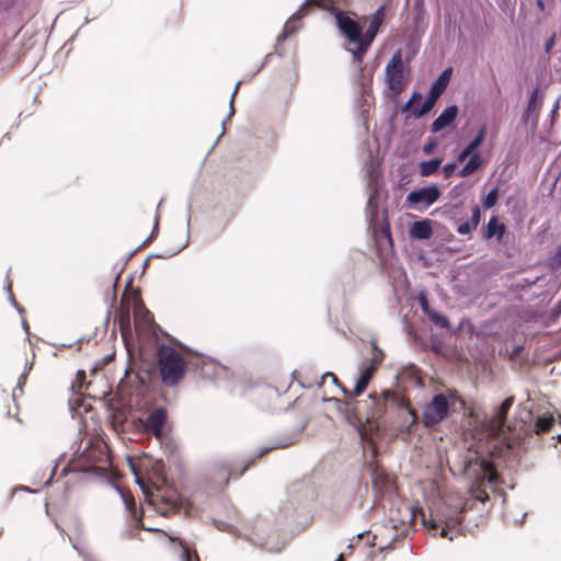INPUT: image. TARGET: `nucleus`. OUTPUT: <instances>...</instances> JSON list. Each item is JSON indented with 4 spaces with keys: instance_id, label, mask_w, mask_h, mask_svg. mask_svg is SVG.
Masks as SVG:
<instances>
[{
    "instance_id": "nucleus-35",
    "label": "nucleus",
    "mask_w": 561,
    "mask_h": 561,
    "mask_svg": "<svg viewBox=\"0 0 561 561\" xmlns=\"http://www.w3.org/2000/svg\"><path fill=\"white\" fill-rule=\"evenodd\" d=\"M182 561H199L198 557L196 554H192L190 549L187 547H182V553H181Z\"/></svg>"
},
{
    "instance_id": "nucleus-22",
    "label": "nucleus",
    "mask_w": 561,
    "mask_h": 561,
    "mask_svg": "<svg viewBox=\"0 0 561 561\" xmlns=\"http://www.w3.org/2000/svg\"><path fill=\"white\" fill-rule=\"evenodd\" d=\"M373 39H369L368 37L362 36L358 42H353L356 44L355 49H350L353 56V60L358 64L360 70H363V58L370 45L373 44Z\"/></svg>"
},
{
    "instance_id": "nucleus-53",
    "label": "nucleus",
    "mask_w": 561,
    "mask_h": 561,
    "mask_svg": "<svg viewBox=\"0 0 561 561\" xmlns=\"http://www.w3.org/2000/svg\"><path fill=\"white\" fill-rule=\"evenodd\" d=\"M558 108H559V101H557V102L554 103V105H553V107H552V110H551V114L553 115V114L557 112V110H558Z\"/></svg>"
},
{
    "instance_id": "nucleus-48",
    "label": "nucleus",
    "mask_w": 561,
    "mask_h": 561,
    "mask_svg": "<svg viewBox=\"0 0 561 561\" xmlns=\"http://www.w3.org/2000/svg\"><path fill=\"white\" fill-rule=\"evenodd\" d=\"M26 379V373H23L21 376H20V379H19V382H18V388H20V390L22 389V385L24 383Z\"/></svg>"
},
{
    "instance_id": "nucleus-24",
    "label": "nucleus",
    "mask_w": 561,
    "mask_h": 561,
    "mask_svg": "<svg viewBox=\"0 0 561 561\" xmlns=\"http://www.w3.org/2000/svg\"><path fill=\"white\" fill-rule=\"evenodd\" d=\"M467 163L459 170L458 174L462 178L469 176L479 170L483 164V158L479 152H474L468 157Z\"/></svg>"
},
{
    "instance_id": "nucleus-12",
    "label": "nucleus",
    "mask_w": 561,
    "mask_h": 561,
    "mask_svg": "<svg viewBox=\"0 0 561 561\" xmlns=\"http://www.w3.org/2000/svg\"><path fill=\"white\" fill-rule=\"evenodd\" d=\"M376 369V365L375 364H370L369 366H367L360 374L359 378L357 379L355 386H354V389L352 392H350L348 390H346L345 388H342V391L345 396H350V397H358L360 396L364 390L367 388L371 377H373V374Z\"/></svg>"
},
{
    "instance_id": "nucleus-8",
    "label": "nucleus",
    "mask_w": 561,
    "mask_h": 561,
    "mask_svg": "<svg viewBox=\"0 0 561 561\" xmlns=\"http://www.w3.org/2000/svg\"><path fill=\"white\" fill-rule=\"evenodd\" d=\"M421 517L423 526L430 531L436 534V531L440 528V537H446L448 530L451 529L449 525L447 505L438 508L435 514L431 513L428 516L422 512Z\"/></svg>"
},
{
    "instance_id": "nucleus-30",
    "label": "nucleus",
    "mask_w": 561,
    "mask_h": 561,
    "mask_svg": "<svg viewBox=\"0 0 561 561\" xmlns=\"http://www.w3.org/2000/svg\"><path fill=\"white\" fill-rule=\"evenodd\" d=\"M426 316L430 319V321L433 322L436 327H439L442 329H449L450 323L448 318L439 313L438 311L432 309Z\"/></svg>"
},
{
    "instance_id": "nucleus-36",
    "label": "nucleus",
    "mask_w": 561,
    "mask_h": 561,
    "mask_svg": "<svg viewBox=\"0 0 561 561\" xmlns=\"http://www.w3.org/2000/svg\"><path fill=\"white\" fill-rule=\"evenodd\" d=\"M456 168H457V163L456 162H448V163H446L443 167L444 178H446V179L450 178L454 174Z\"/></svg>"
},
{
    "instance_id": "nucleus-3",
    "label": "nucleus",
    "mask_w": 561,
    "mask_h": 561,
    "mask_svg": "<svg viewBox=\"0 0 561 561\" xmlns=\"http://www.w3.org/2000/svg\"><path fill=\"white\" fill-rule=\"evenodd\" d=\"M451 71L453 69L450 67L446 68L432 83L422 105L413 107L412 116L414 118H420L433 110L438 98L444 93L450 81Z\"/></svg>"
},
{
    "instance_id": "nucleus-34",
    "label": "nucleus",
    "mask_w": 561,
    "mask_h": 561,
    "mask_svg": "<svg viewBox=\"0 0 561 561\" xmlns=\"http://www.w3.org/2000/svg\"><path fill=\"white\" fill-rule=\"evenodd\" d=\"M11 288H12V285H11V283H10V282H8V284H7V286H5V289H7L8 294H9V301H10V304H11V305H12V306H13V307L19 311V313H22V312L24 311V309H23V308H21V307L18 305V302H16V300H15V298H14L13 294H12Z\"/></svg>"
},
{
    "instance_id": "nucleus-39",
    "label": "nucleus",
    "mask_w": 561,
    "mask_h": 561,
    "mask_svg": "<svg viewBox=\"0 0 561 561\" xmlns=\"http://www.w3.org/2000/svg\"><path fill=\"white\" fill-rule=\"evenodd\" d=\"M419 301H420V306H421V308H422V311H423L425 314H427V313L432 310V308L430 307V305H428V301H427L426 297H425V296H423V295H420V297H419Z\"/></svg>"
},
{
    "instance_id": "nucleus-16",
    "label": "nucleus",
    "mask_w": 561,
    "mask_h": 561,
    "mask_svg": "<svg viewBox=\"0 0 561 561\" xmlns=\"http://www.w3.org/2000/svg\"><path fill=\"white\" fill-rule=\"evenodd\" d=\"M191 208H192L191 205H188V213H191ZM190 228H191V214H187V218H186V237H185L184 242L180 247H178L176 249H174L172 251H167V252H163V253H156V254L150 255L144 262L142 268H146L148 266L149 260L151 257L169 259V257H172V256L176 255L182 250H184L188 245V243H190Z\"/></svg>"
},
{
    "instance_id": "nucleus-9",
    "label": "nucleus",
    "mask_w": 561,
    "mask_h": 561,
    "mask_svg": "<svg viewBox=\"0 0 561 561\" xmlns=\"http://www.w3.org/2000/svg\"><path fill=\"white\" fill-rule=\"evenodd\" d=\"M334 19L337 28L342 32L351 42H358L363 34V28L358 22L350 18L341 10L334 11Z\"/></svg>"
},
{
    "instance_id": "nucleus-33",
    "label": "nucleus",
    "mask_w": 561,
    "mask_h": 561,
    "mask_svg": "<svg viewBox=\"0 0 561 561\" xmlns=\"http://www.w3.org/2000/svg\"><path fill=\"white\" fill-rule=\"evenodd\" d=\"M549 266L551 268H559L561 266V244L558 247L554 254L549 257Z\"/></svg>"
},
{
    "instance_id": "nucleus-14",
    "label": "nucleus",
    "mask_w": 561,
    "mask_h": 561,
    "mask_svg": "<svg viewBox=\"0 0 561 561\" xmlns=\"http://www.w3.org/2000/svg\"><path fill=\"white\" fill-rule=\"evenodd\" d=\"M298 436V433L296 434H291L289 436H286L282 439H278L275 444L273 445H270V446H265L263 448L260 449L259 453L255 454L254 458L249 460L243 469L240 471L239 476L243 474V472L248 469V467L254 461L255 458H260L262 456H264L265 454H267L268 451L273 450V449H276V448H284V447H288L290 445H293L296 440Z\"/></svg>"
},
{
    "instance_id": "nucleus-11",
    "label": "nucleus",
    "mask_w": 561,
    "mask_h": 561,
    "mask_svg": "<svg viewBox=\"0 0 561 561\" xmlns=\"http://www.w3.org/2000/svg\"><path fill=\"white\" fill-rule=\"evenodd\" d=\"M458 112L459 108L456 104L447 106L432 123L431 131L436 134L451 125L455 122Z\"/></svg>"
},
{
    "instance_id": "nucleus-1",
    "label": "nucleus",
    "mask_w": 561,
    "mask_h": 561,
    "mask_svg": "<svg viewBox=\"0 0 561 561\" xmlns=\"http://www.w3.org/2000/svg\"><path fill=\"white\" fill-rule=\"evenodd\" d=\"M391 400L393 405H398L404 413L412 416L411 425L416 420L415 412L408 408L404 403L399 404L394 394L389 390L383 391L381 394L371 393L366 400L357 401L356 416L359 422L365 421L370 430L378 431L382 426H387L389 423L383 420L387 412V403Z\"/></svg>"
},
{
    "instance_id": "nucleus-28",
    "label": "nucleus",
    "mask_w": 561,
    "mask_h": 561,
    "mask_svg": "<svg viewBox=\"0 0 561 561\" xmlns=\"http://www.w3.org/2000/svg\"><path fill=\"white\" fill-rule=\"evenodd\" d=\"M240 84H241V81H238V82H237V84H236V87H234V89H233V91H232V93H231V96H230V100H229V113H228V115H227L226 119H224V121H222V123H221V133H220V135L218 136L217 140L215 141V146L218 144L219 139H220V138L225 135V133H226V122H227L228 119H230V118H231V116H233V114H234L233 102H234V98H236V95H237V93H238V90H239Z\"/></svg>"
},
{
    "instance_id": "nucleus-62",
    "label": "nucleus",
    "mask_w": 561,
    "mask_h": 561,
    "mask_svg": "<svg viewBox=\"0 0 561 561\" xmlns=\"http://www.w3.org/2000/svg\"><path fill=\"white\" fill-rule=\"evenodd\" d=\"M525 517H526V514H524V515L522 516V518H520L519 523H523V522H524V519H525Z\"/></svg>"
},
{
    "instance_id": "nucleus-32",
    "label": "nucleus",
    "mask_w": 561,
    "mask_h": 561,
    "mask_svg": "<svg viewBox=\"0 0 561 561\" xmlns=\"http://www.w3.org/2000/svg\"><path fill=\"white\" fill-rule=\"evenodd\" d=\"M159 220H160V216L159 215H156L154 217V225H153V228H152V231L151 233L149 234V237L136 249L134 250L130 254H129V257L137 251L139 250L140 248L145 247L146 244H148L153 238H156L157 233H158V229H159Z\"/></svg>"
},
{
    "instance_id": "nucleus-49",
    "label": "nucleus",
    "mask_w": 561,
    "mask_h": 561,
    "mask_svg": "<svg viewBox=\"0 0 561 561\" xmlns=\"http://www.w3.org/2000/svg\"><path fill=\"white\" fill-rule=\"evenodd\" d=\"M371 478H373L374 484H377L378 479L380 478V474L377 472V470H375V469L373 470Z\"/></svg>"
},
{
    "instance_id": "nucleus-57",
    "label": "nucleus",
    "mask_w": 561,
    "mask_h": 561,
    "mask_svg": "<svg viewBox=\"0 0 561 561\" xmlns=\"http://www.w3.org/2000/svg\"><path fill=\"white\" fill-rule=\"evenodd\" d=\"M118 274H121V272H119ZM118 277H119V275H117V277L115 278V282H114V284H113V287H114V288L116 287V284H117V282H118Z\"/></svg>"
},
{
    "instance_id": "nucleus-59",
    "label": "nucleus",
    "mask_w": 561,
    "mask_h": 561,
    "mask_svg": "<svg viewBox=\"0 0 561 561\" xmlns=\"http://www.w3.org/2000/svg\"><path fill=\"white\" fill-rule=\"evenodd\" d=\"M489 482H490V483H493V482H494V477L490 476V477H489Z\"/></svg>"
},
{
    "instance_id": "nucleus-17",
    "label": "nucleus",
    "mask_w": 561,
    "mask_h": 561,
    "mask_svg": "<svg viewBox=\"0 0 561 561\" xmlns=\"http://www.w3.org/2000/svg\"><path fill=\"white\" fill-rule=\"evenodd\" d=\"M318 0H305L299 9L290 15V18L286 21L284 28L286 31L293 30V34H295L298 30L302 27L301 19L307 13L306 9L309 3L317 2Z\"/></svg>"
},
{
    "instance_id": "nucleus-60",
    "label": "nucleus",
    "mask_w": 561,
    "mask_h": 561,
    "mask_svg": "<svg viewBox=\"0 0 561 561\" xmlns=\"http://www.w3.org/2000/svg\"><path fill=\"white\" fill-rule=\"evenodd\" d=\"M136 481H137V483L139 484V488H140V489H144V485H142V483L139 481V479H137Z\"/></svg>"
},
{
    "instance_id": "nucleus-29",
    "label": "nucleus",
    "mask_w": 561,
    "mask_h": 561,
    "mask_svg": "<svg viewBox=\"0 0 561 561\" xmlns=\"http://www.w3.org/2000/svg\"><path fill=\"white\" fill-rule=\"evenodd\" d=\"M450 528L459 526L462 522L463 507L447 505Z\"/></svg>"
},
{
    "instance_id": "nucleus-43",
    "label": "nucleus",
    "mask_w": 561,
    "mask_h": 561,
    "mask_svg": "<svg viewBox=\"0 0 561 561\" xmlns=\"http://www.w3.org/2000/svg\"><path fill=\"white\" fill-rule=\"evenodd\" d=\"M524 346L523 345H516L512 352L510 353V358H515L519 355V353L523 351Z\"/></svg>"
},
{
    "instance_id": "nucleus-61",
    "label": "nucleus",
    "mask_w": 561,
    "mask_h": 561,
    "mask_svg": "<svg viewBox=\"0 0 561 561\" xmlns=\"http://www.w3.org/2000/svg\"><path fill=\"white\" fill-rule=\"evenodd\" d=\"M480 501H485V499H488V495H485L484 497H481V496H477Z\"/></svg>"
},
{
    "instance_id": "nucleus-42",
    "label": "nucleus",
    "mask_w": 561,
    "mask_h": 561,
    "mask_svg": "<svg viewBox=\"0 0 561 561\" xmlns=\"http://www.w3.org/2000/svg\"><path fill=\"white\" fill-rule=\"evenodd\" d=\"M327 377H330V378L332 379V382H333V383H335L336 386H339L341 389L343 388V387L340 385V382H339V380H337V378H336V376H335L334 374H332V373H325V374H323V375L321 376L322 381H323Z\"/></svg>"
},
{
    "instance_id": "nucleus-58",
    "label": "nucleus",
    "mask_w": 561,
    "mask_h": 561,
    "mask_svg": "<svg viewBox=\"0 0 561 561\" xmlns=\"http://www.w3.org/2000/svg\"><path fill=\"white\" fill-rule=\"evenodd\" d=\"M449 397L451 398V402H454V400L456 398V394L455 393H450Z\"/></svg>"
},
{
    "instance_id": "nucleus-26",
    "label": "nucleus",
    "mask_w": 561,
    "mask_h": 561,
    "mask_svg": "<svg viewBox=\"0 0 561 561\" xmlns=\"http://www.w3.org/2000/svg\"><path fill=\"white\" fill-rule=\"evenodd\" d=\"M554 424V417L550 413H546L537 416L534 424V430L536 434H542L550 431L552 425Z\"/></svg>"
},
{
    "instance_id": "nucleus-40",
    "label": "nucleus",
    "mask_w": 561,
    "mask_h": 561,
    "mask_svg": "<svg viewBox=\"0 0 561 561\" xmlns=\"http://www.w3.org/2000/svg\"><path fill=\"white\" fill-rule=\"evenodd\" d=\"M556 43V34H552L545 43V53L550 54Z\"/></svg>"
},
{
    "instance_id": "nucleus-6",
    "label": "nucleus",
    "mask_w": 561,
    "mask_h": 561,
    "mask_svg": "<svg viewBox=\"0 0 561 561\" xmlns=\"http://www.w3.org/2000/svg\"><path fill=\"white\" fill-rule=\"evenodd\" d=\"M403 59L401 50H397L385 68V78L388 89L400 92L403 79Z\"/></svg>"
},
{
    "instance_id": "nucleus-41",
    "label": "nucleus",
    "mask_w": 561,
    "mask_h": 561,
    "mask_svg": "<svg viewBox=\"0 0 561 561\" xmlns=\"http://www.w3.org/2000/svg\"><path fill=\"white\" fill-rule=\"evenodd\" d=\"M70 541L72 543L73 549H76L79 552V554L83 556L85 559L91 558V554L88 553L87 551H84L83 549H81L78 543L72 541L71 538H70Z\"/></svg>"
},
{
    "instance_id": "nucleus-27",
    "label": "nucleus",
    "mask_w": 561,
    "mask_h": 561,
    "mask_svg": "<svg viewBox=\"0 0 561 561\" xmlns=\"http://www.w3.org/2000/svg\"><path fill=\"white\" fill-rule=\"evenodd\" d=\"M440 164H442L440 158H434V159H431L427 161H422L419 164V172L422 176L433 175L435 172L438 171Z\"/></svg>"
},
{
    "instance_id": "nucleus-45",
    "label": "nucleus",
    "mask_w": 561,
    "mask_h": 561,
    "mask_svg": "<svg viewBox=\"0 0 561 561\" xmlns=\"http://www.w3.org/2000/svg\"><path fill=\"white\" fill-rule=\"evenodd\" d=\"M165 504L169 505V510L172 511V512H175L179 508L178 503L175 501H173V500L165 499Z\"/></svg>"
},
{
    "instance_id": "nucleus-15",
    "label": "nucleus",
    "mask_w": 561,
    "mask_h": 561,
    "mask_svg": "<svg viewBox=\"0 0 561 561\" xmlns=\"http://www.w3.org/2000/svg\"><path fill=\"white\" fill-rule=\"evenodd\" d=\"M433 234L432 220L422 219L415 221L409 230V236L416 240L430 239Z\"/></svg>"
},
{
    "instance_id": "nucleus-5",
    "label": "nucleus",
    "mask_w": 561,
    "mask_h": 561,
    "mask_svg": "<svg viewBox=\"0 0 561 561\" xmlns=\"http://www.w3.org/2000/svg\"><path fill=\"white\" fill-rule=\"evenodd\" d=\"M80 461L84 466L80 469L81 472H104L108 463V459L102 448L85 447L80 455Z\"/></svg>"
},
{
    "instance_id": "nucleus-54",
    "label": "nucleus",
    "mask_w": 561,
    "mask_h": 561,
    "mask_svg": "<svg viewBox=\"0 0 561 561\" xmlns=\"http://www.w3.org/2000/svg\"><path fill=\"white\" fill-rule=\"evenodd\" d=\"M19 490H22V491H25V492H30V493H33L34 491L31 490L30 488L27 486H21Z\"/></svg>"
},
{
    "instance_id": "nucleus-4",
    "label": "nucleus",
    "mask_w": 561,
    "mask_h": 561,
    "mask_svg": "<svg viewBox=\"0 0 561 561\" xmlns=\"http://www.w3.org/2000/svg\"><path fill=\"white\" fill-rule=\"evenodd\" d=\"M450 400L444 393L435 394L431 402L425 404L422 413V422L425 427H434L444 421L450 410Z\"/></svg>"
},
{
    "instance_id": "nucleus-31",
    "label": "nucleus",
    "mask_w": 561,
    "mask_h": 561,
    "mask_svg": "<svg viewBox=\"0 0 561 561\" xmlns=\"http://www.w3.org/2000/svg\"><path fill=\"white\" fill-rule=\"evenodd\" d=\"M499 198V187H493L482 199V205L485 209H490L495 206Z\"/></svg>"
},
{
    "instance_id": "nucleus-23",
    "label": "nucleus",
    "mask_w": 561,
    "mask_h": 561,
    "mask_svg": "<svg viewBox=\"0 0 561 561\" xmlns=\"http://www.w3.org/2000/svg\"><path fill=\"white\" fill-rule=\"evenodd\" d=\"M373 39H369L368 37L362 36L358 42H353L356 44L355 49H350L353 56V60L358 64L360 70H363V58L370 45L373 44Z\"/></svg>"
},
{
    "instance_id": "nucleus-51",
    "label": "nucleus",
    "mask_w": 561,
    "mask_h": 561,
    "mask_svg": "<svg viewBox=\"0 0 561 561\" xmlns=\"http://www.w3.org/2000/svg\"><path fill=\"white\" fill-rule=\"evenodd\" d=\"M536 4L539 9L543 10L545 9V1L543 0H537L536 1Z\"/></svg>"
},
{
    "instance_id": "nucleus-50",
    "label": "nucleus",
    "mask_w": 561,
    "mask_h": 561,
    "mask_svg": "<svg viewBox=\"0 0 561 561\" xmlns=\"http://www.w3.org/2000/svg\"><path fill=\"white\" fill-rule=\"evenodd\" d=\"M272 55H273V54H272V53H270V54H267V55L265 56V59H264V61L262 62V65L257 68V71H260V70H261V69H262V68L267 64V61L270 60V58L272 57Z\"/></svg>"
},
{
    "instance_id": "nucleus-25",
    "label": "nucleus",
    "mask_w": 561,
    "mask_h": 561,
    "mask_svg": "<svg viewBox=\"0 0 561 561\" xmlns=\"http://www.w3.org/2000/svg\"><path fill=\"white\" fill-rule=\"evenodd\" d=\"M513 402H514V398L508 397L496 409L493 422L499 430L504 426V424L506 422L507 413L511 410Z\"/></svg>"
},
{
    "instance_id": "nucleus-7",
    "label": "nucleus",
    "mask_w": 561,
    "mask_h": 561,
    "mask_svg": "<svg viewBox=\"0 0 561 561\" xmlns=\"http://www.w3.org/2000/svg\"><path fill=\"white\" fill-rule=\"evenodd\" d=\"M440 197V191L437 185L432 184L410 192L407 196L405 203L409 207L419 210V205L425 208L433 205Z\"/></svg>"
},
{
    "instance_id": "nucleus-47",
    "label": "nucleus",
    "mask_w": 561,
    "mask_h": 561,
    "mask_svg": "<svg viewBox=\"0 0 561 561\" xmlns=\"http://www.w3.org/2000/svg\"><path fill=\"white\" fill-rule=\"evenodd\" d=\"M382 232L389 239V241L392 242L390 227H389L388 222H387L386 227L382 228Z\"/></svg>"
},
{
    "instance_id": "nucleus-2",
    "label": "nucleus",
    "mask_w": 561,
    "mask_h": 561,
    "mask_svg": "<svg viewBox=\"0 0 561 561\" xmlns=\"http://www.w3.org/2000/svg\"><path fill=\"white\" fill-rule=\"evenodd\" d=\"M158 365L162 382L175 387L185 375V362L171 345L161 344L157 351Z\"/></svg>"
},
{
    "instance_id": "nucleus-63",
    "label": "nucleus",
    "mask_w": 561,
    "mask_h": 561,
    "mask_svg": "<svg viewBox=\"0 0 561 561\" xmlns=\"http://www.w3.org/2000/svg\"><path fill=\"white\" fill-rule=\"evenodd\" d=\"M558 437H559V440L561 442V434Z\"/></svg>"
},
{
    "instance_id": "nucleus-56",
    "label": "nucleus",
    "mask_w": 561,
    "mask_h": 561,
    "mask_svg": "<svg viewBox=\"0 0 561 561\" xmlns=\"http://www.w3.org/2000/svg\"><path fill=\"white\" fill-rule=\"evenodd\" d=\"M374 350L378 352V354L382 355V350H379L376 344H374Z\"/></svg>"
},
{
    "instance_id": "nucleus-10",
    "label": "nucleus",
    "mask_w": 561,
    "mask_h": 561,
    "mask_svg": "<svg viewBox=\"0 0 561 561\" xmlns=\"http://www.w3.org/2000/svg\"><path fill=\"white\" fill-rule=\"evenodd\" d=\"M167 410L162 407L153 409L147 416L145 422L146 431L151 432L156 437H160L167 423Z\"/></svg>"
},
{
    "instance_id": "nucleus-37",
    "label": "nucleus",
    "mask_w": 561,
    "mask_h": 561,
    "mask_svg": "<svg viewBox=\"0 0 561 561\" xmlns=\"http://www.w3.org/2000/svg\"><path fill=\"white\" fill-rule=\"evenodd\" d=\"M436 146H437L436 140L432 138L427 142L424 144L423 152L425 154H431L434 151V149L436 148Z\"/></svg>"
},
{
    "instance_id": "nucleus-55",
    "label": "nucleus",
    "mask_w": 561,
    "mask_h": 561,
    "mask_svg": "<svg viewBox=\"0 0 561 561\" xmlns=\"http://www.w3.org/2000/svg\"><path fill=\"white\" fill-rule=\"evenodd\" d=\"M22 324H23V329H24V331H25L26 333H28V325H27L26 321H23V323H22Z\"/></svg>"
},
{
    "instance_id": "nucleus-46",
    "label": "nucleus",
    "mask_w": 561,
    "mask_h": 561,
    "mask_svg": "<svg viewBox=\"0 0 561 561\" xmlns=\"http://www.w3.org/2000/svg\"><path fill=\"white\" fill-rule=\"evenodd\" d=\"M412 103H410V101L408 100L402 106H401V112L402 113H407L409 111L412 112Z\"/></svg>"
},
{
    "instance_id": "nucleus-38",
    "label": "nucleus",
    "mask_w": 561,
    "mask_h": 561,
    "mask_svg": "<svg viewBox=\"0 0 561 561\" xmlns=\"http://www.w3.org/2000/svg\"><path fill=\"white\" fill-rule=\"evenodd\" d=\"M290 35H293V30L290 28V30L286 31L284 28L282 34H279L276 38V45L277 46L282 45Z\"/></svg>"
},
{
    "instance_id": "nucleus-21",
    "label": "nucleus",
    "mask_w": 561,
    "mask_h": 561,
    "mask_svg": "<svg viewBox=\"0 0 561 561\" xmlns=\"http://www.w3.org/2000/svg\"><path fill=\"white\" fill-rule=\"evenodd\" d=\"M485 137V128L482 127L478 134L473 137V139L460 151L457 157L458 161L466 160L470 154L477 152V148L483 142Z\"/></svg>"
},
{
    "instance_id": "nucleus-19",
    "label": "nucleus",
    "mask_w": 561,
    "mask_h": 561,
    "mask_svg": "<svg viewBox=\"0 0 561 561\" xmlns=\"http://www.w3.org/2000/svg\"><path fill=\"white\" fill-rule=\"evenodd\" d=\"M385 20V7L380 5L373 14L369 21V25L364 34L365 37L369 39H375L378 31Z\"/></svg>"
},
{
    "instance_id": "nucleus-20",
    "label": "nucleus",
    "mask_w": 561,
    "mask_h": 561,
    "mask_svg": "<svg viewBox=\"0 0 561 561\" xmlns=\"http://www.w3.org/2000/svg\"><path fill=\"white\" fill-rule=\"evenodd\" d=\"M539 89L538 88H535L530 95H529V100H528V104H527V107L523 114V117L522 119L526 123L528 121V118L533 117V119L535 122H537L538 119V113H539V108H540V105H541V102L539 101Z\"/></svg>"
},
{
    "instance_id": "nucleus-18",
    "label": "nucleus",
    "mask_w": 561,
    "mask_h": 561,
    "mask_svg": "<svg viewBox=\"0 0 561 561\" xmlns=\"http://www.w3.org/2000/svg\"><path fill=\"white\" fill-rule=\"evenodd\" d=\"M480 220H481L480 207L478 205H473L471 207V217L469 219H467L466 221L460 222L456 230L459 234H462V236L468 234L479 226Z\"/></svg>"
},
{
    "instance_id": "nucleus-52",
    "label": "nucleus",
    "mask_w": 561,
    "mask_h": 561,
    "mask_svg": "<svg viewBox=\"0 0 561 561\" xmlns=\"http://www.w3.org/2000/svg\"><path fill=\"white\" fill-rule=\"evenodd\" d=\"M163 202H164V199L162 198V199L158 203L156 215H159V216H160V208L162 207Z\"/></svg>"
},
{
    "instance_id": "nucleus-44",
    "label": "nucleus",
    "mask_w": 561,
    "mask_h": 561,
    "mask_svg": "<svg viewBox=\"0 0 561 561\" xmlns=\"http://www.w3.org/2000/svg\"><path fill=\"white\" fill-rule=\"evenodd\" d=\"M421 99H422V93H421V92H419V91H414V92L412 93V95L410 96L409 101H410V103H412V104H413L414 102H417V101H420Z\"/></svg>"
},
{
    "instance_id": "nucleus-13",
    "label": "nucleus",
    "mask_w": 561,
    "mask_h": 561,
    "mask_svg": "<svg viewBox=\"0 0 561 561\" xmlns=\"http://www.w3.org/2000/svg\"><path fill=\"white\" fill-rule=\"evenodd\" d=\"M506 231V226L504 224L499 222L497 216H492L482 231V238L484 240H491L495 238L497 241H501Z\"/></svg>"
}]
</instances>
